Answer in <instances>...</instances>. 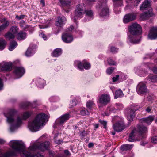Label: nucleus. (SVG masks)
Returning a JSON list of instances; mask_svg holds the SVG:
<instances>
[{
  "mask_svg": "<svg viewBox=\"0 0 157 157\" xmlns=\"http://www.w3.org/2000/svg\"><path fill=\"white\" fill-rule=\"evenodd\" d=\"M50 145V143L48 141L42 143L32 142L27 151L24 143L17 140H13L10 142V146L13 150H10L0 155V157H12L16 155L17 152L20 153L21 157H43L39 152L31 155L30 151H33L37 149L44 151L48 149Z\"/></svg>",
  "mask_w": 157,
  "mask_h": 157,
  "instance_id": "obj_1",
  "label": "nucleus"
},
{
  "mask_svg": "<svg viewBox=\"0 0 157 157\" xmlns=\"http://www.w3.org/2000/svg\"><path fill=\"white\" fill-rule=\"evenodd\" d=\"M47 118V116L44 113L37 115L32 122H29L28 126L29 129L33 132L39 131Z\"/></svg>",
  "mask_w": 157,
  "mask_h": 157,
  "instance_id": "obj_2",
  "label": "nucleus"
},
{
  "mask_svg": "<svg viewBox=\"0 0 157 157\" xmlns=\"http://www.w3.org/2000/svg\"><path fill=\"white\" fill-rule=\"evenodd\" d=\"M138 131L134 129L130 134L129 137H133L136 136L138 134L144 136L147 132V128L142 125L138 124L137 126Z\"/></svg>",
  "mask_w": 157,
  "mask_h": 157,
  "instance_id": "obj_3",
  "label": "nucleus"
},
{
  "mask_svg": "<svg viewBox=\"0 0 157 157\" xmlns=\"http://www.w3.org/2000/svg\"><path fill=\"white\" fill-rule=\"evenodd\" d=\"M107 1L105 0L104 1L102 0L100 1L97 6L100 9H101L100 13V15L101 16L103 17L107 16L109 13V8L106 4Z\"/></svg>",
  "mask_w": 157,
  "mask_h": 157,
  "instance_id": "obj_4",
  "label": "nucleus"
},
{
  "mask_svg": "<svg viewBox=\"0 0 157 157\" xmlns=\"http://www.w3.org/2000/svg\"><path fill=\"white\" fill-rule=\"evenodd\" d=\"M137 105L132 106L130 109H125V112L127 114V118L129 121H132L135 116V112L138 109Z\"/></svg>",
  "mask_w": 157,
  "mask_h": 157,
  "instance_id": "obj_5",
  "label": "nucleus"
},
{
  "mask_svg": "<svg viewBox=\"0 0 157 157\" xmlns=\"http://www.w3.org/2000/svg\"><path fill=\"white\" fill-rule=\"evenodd\" d=\"M129 31L133 35H136L140 33L141 31L140 25L136 23L132 24L128 28Z\"/></svg>",
  "mask_w": 157,
  "mask_h": 157,
  "instance_id": "obj_6",
  "label": "nucleus"
},
{
  "mask_svg": "<svg viewBox=\"0 0 157 157\" xmlns=\"http://www.w3.org/2000/svg\"><path fill=\"white\" fill-rule=\"evenodd\" d=\"M85 13V10H83V7L80 4L77 5L76 7L75 16L72 18L74 21L76 22V19L78 17H81V16Z\"/></svg>",
  "mask_w": 157,
  "mask_h": 157,
  "instance_id": "obj_7",
  "label": "nucleus"
},
{
  "mask_svg": "<svg viewBox=\"0 0 157 157\" xmlns=\"http://www.w3.org/2000/svg\"><path fill=\"white\" fill-rule=\"evenodd\" d=\"M16 113V111L13 109H10L7 113H4L5 116L7 118V121L9 123L14 121V117Z\"/></svg>",
  "mask_w": 157,
  "mask_h": 157,
  "instance_id": "obj_8",
  "label": "nucleus"
},
{
  "mask_svg": "<svg viewBox=\"0 0 157 157\" xmlns=\"http://www.w3.org/2000/svg\"><path fill=\"white\" fill-rule=\"evenodd\" d=\"M71 117V116L69 113L64 114L56 120L55 124L57 125H63Z\"/></svg>",
  "mask_w": 157,
  "mask_h": 157,
  "instance_id": "obj_9",
  "label": "nucleus"
},
{
  "mask_svg": "<svg viewBox=\"0 0 157 157\" xmlns=\"http://www.w3.org/2000/svg\"><path fill=\"white\" fill-rule=\"evenodd\" d=\"M22 124V119L20 117H17L14 124H11L10 129L11 132H12L17 129Z\"/></svg>",
  "mask_w": 157,
  "mask_h": 157,
  "instance_id": "obj_10",
  "label": "nucleus"
},
{
  "mask_svg": "<svg viewBox=\"0 0 157 157\" xmlns=\"http://www.w3.org/2000/svg\"><path fill=\"white\" fill-rule=\"evenodd\" d=\"M110 96L106 94H102L99 98V102L102 105H106L110 102Z\"/></svg>",
  "mask_w": 157,
  "mask_h": 157,
  "instance_id": "obj_11",
  "label": "nucleus"
},
{
  "mask_svg": "<svg viewBox=\"0 0 157 157\" xmlns=\"http://www.w3.org/2000/svg\"><path fill=\"white\" fill-rule=\"evenodd\" d=\"M137 91L139 94H144L148 92L146 85L142 82L140 83L137 87Z\"/></svg>",
  "mask_w": 157,
  "mask_h": 157,
  "instance_id": "obj_12",
  "label": "nucleus"
},
{
  "mask_svg": "<svg viewBox=\"0 0 157 157\" xmlns=\"http://www.w3.org/2000/svg\"><path fill=\"white\" fill-rule=\"evenodd\" d=\"M25 71V69L23 67H15L13 72L17 78H19L23 75Z\"/></svg>",
  "mask_w": 157,
  "mask_h": 157,
  "instance_id": "obj_13",
  "label": "nucleus"
},
{
  "mask_svg": "<svg viewBox=\"0 0 157 157\" xmlns=\"http://www.w3.org/2000/svg\"><path fill=\"white\" fill-rule=\"evenodd\" d=\"M62 38L63 41L66 43H71L73 40L72 35L67 32H65L62 34Z\"/></svg>",
  "mask_w": 157,
  "mask_h": 157,
  "instance_id": "obj_14",
  "label": "nucleus"
},
{
  "mask_svg": "<svg viewBox=\"0 0 157 157\" xmlns=\"http://www.w3.org/2000/svg\"><path fill=\"white\" fill-rule=\"evenodd\" d=\"M147 36L148 39L151 40L157 39V27L152 28L150 30Z\"/></svg>",
  "mask_w": 157,
  "mask_h": 157,
  "instance_id": "obj_15",
  "label": "nucleus"
},
{
  "mask_svg": "<svg viewBox=\"0 0 157 157\" xmlns=\"http://www.w3.org/2000/svg\"><path fill=\"white\" fill-rule=\"evenodd\" d=\"M113 127L114 130L120 132L123 130L125 128V124L123 122L120 121L114 124Z\"/></svg>",
  "mask_w": 157,
  "mask_h": 157,
  "instance_id": "obj_16",
  "label": "nucleus"
},
{
  "mask_svg": "<svg viewBox=\"0 0 157 157\" xmlns=\"http://www.w3.org/2000/svg\"><path fill=\"white\" fill-rule=\"evenodd\" d=\"M136 15L133 13L126 14L124 17L123 22L125 23H127L134 20L136 19Z\"/></svg>",
  "mask_w": 157,
  "mask_h": 157,
  "instance_id": "obj_17",
  "label": "nucleus"
},
{
  "mask_svg": "<svg viewBox=\"0 0 157 157\" xmlns=\"http://www.w3.org/2000/svg\"><path fill=\"white\" fill-rule=\"evenodd\" d=\"M153 15L152 8H150L149 11H148L147 12H144L141 13L140 15V17L142 20H145L148 19L151 17H152Z\"/></svg>",
  "mask_w": 157,
  "mask_h": 157,
  "instance_id": "obj_18",
  "label": "nucleus"
},
{
  "mask_svg": "<svg viewBox=\"0 0 157 157\" xmlns=\"http://www.w3.org/2000/svg\"><path fill=\"white\" fill-rule=\"evenodd\" d=\"M1 70L4 71H10L12 68V64L10 63H2L0 64Z\"/></svg>",
  "mask_w": 157,
  "mask_h": 157,
  "instance_id": "obj_19",
  "label": "nucleus"
},
{
  "mask_svg": "<svg viewBox=\"0 0 157 157\" xmlns=\"http://www.w3.org/2000/svg\"><path fill=\"white\" fill-rule=\"evenodd\" d=\"M151 2V0H146L144 1L140 6V10L144 11L147 10L148 11H149L150 8H151L150 7Z\"/></svg>",
  "mask_w": 157,
  "mask_h": 157,
  "instance_id": "obj_20",
  "label": "nucleus"
},
{
  "mask_svg": "<svg viewBox=\"0 0 157 157\" xmlns=\"http://www.w3.org/2000/svg\"><path fill=\"white\" fill-rule=\"evenodd\" d=\"M155 118L154 116L150 115L146 118L141 119L140 120V122L142 123H145L150 125L153 121Z\"/></svg>",
  "mask_w": 157,
  "mask_h": 157,
  "instance_id": "obj_21",
  "label": "nucleus"
},
{
  "mask_svg": "<svg viewBox=\"0 0 157 157\" xmlns=\"http://www.w3.org/2000/svg\"><path fill=\"white\" fill-rule=\"evenodd\" d=\"M66 21V18L64 16L58 17V21L56 23V25L58 27H61Z\"/></svg>",
  "mask_w": 157,
  "mask_h": 157,
  "instance_id": "obj_22",
  "label": "nucleus"
},
{
  "mask_svg": "<svg viewBox=\"0 0 157 157\" xmlns=\"http://www.w3.org/2000/svg\"><path fill=\"white\" fill-rule=\"evenodd\" d=\"M78 62V67L81 70L83 69V67L86 69H89L90 68V65L89 63L84 62L82 65L81 62Z\"/></svg>",
  "mask_w": 157,
  "mask_h": 157,
  "instance_id": "obj_23",
  "label": "nucleus"
},
{
  "mask_svg": "<svg viewBox=\"0 0 157 157\" xmlns=\"http://www.w3.org/2000/svg\"><path fill=\"white\" fill-rule=\"evenodd\" d=\"M26 33L22 31H20L17 34V39L19 40H21L25 39L26 37Z\"/></svg>",
  "mask_w": 157,
  "mask_h": 157,
  "instance_id": "obj_24",
  "label": "nucleus"
},
{
  "mask_svg": "<svg viewBox=\"0 0 157 157\" xmlns=\"http://www.w3.org/2000/svg\"><path fill=\"white\" fill-rule=\"evenodd\" d=\"M62 50L59 48H56L52 53V56L55 57H57L61 54Z\"/></svg>",
  "mask_w": 157,
  "mask_h": 157,
  "instance_id": "obj_25",
  "label": "nucleus"
},
{
  "mask_svg": "<svg viewBox=\"0 0 157 157\" xmlns=\"http://www.w3.org/2000/svg\"><path fill=\"white\" fill-rule=\"evenodd\" d=\"M17 45V43L15 40H13L10 42L9 49L10 51H12L14 49Z\"/></svg>",
  "mask_w": 157,
  "mask_h": 157,
  "instance_id": "obj_26",
  "label": "nucleus"
},
{
  "mask_svg": "<svg viewBox=\"0 0 157 157\" xmlns=\"http://www.w3.org/2000/svg\"><path fill=\"white\" fill-rule=\"evenodd\" d=\"M133 147V145L126 144L121 146V149L123 151H126L131 149Z\"/></svg>",
  "mask_w": 157,
  "mask_h": 157,
  "instance_id": "obj_27",
  "label": "nucleus"
},
{
  "mask_svg": "<svg viewBox=\"0 0 157 157\" xmlns=\"http://www.w3.org/2000/svg\"><path fill=\"white\" fill-rule=\"evenodd\" d=\"M135 70L137 73H140V75L141 76H144L147 74V71L145 70H143L142 69L140 70L139 68L138 67L136 68Z\"/></svg>",
  "mask_w": 157,
  "mask_h": 157,
  "instance_id": "obj_28",
  "label": "nucleus"
},
{
  "mask_svg": "<svg viewBox=\"0 0 157 157\" xmlns=\"http://www.w3.org/2000/svg\"><path fill=\"white\" fill-rule=\"evenodd\" d=\"M123 95V92L121 90L119 89L116 91L115 94L114 98L116 99L118 97H121Z\"/></svg>",
  "mask_w": 157,
  "mask_h": 157,
  "instance_id": "obj_29",
  "label": "nucleus"
},
{
  "mask_svg": "<svg viewBox=\"0 0 157 157\" xmlns=\"http://www.w3.org/2000/svg\"><path fill=\"white\" fill-rule=\"evenodd\" d=\"M6 45L5 40L3 38H0V50H3Z\"/></svg>",
  "mask_w": 157,
  "mask_h": 157,
  "instance_id": "obj_30",
  "label": "nucleus"
},
{
  "mask_svg": "<svg viewBox=\"0 0 157 157\" xmlns=\"http://www.w3.org/2000/svg\"><path fill=\"white\" fill-rule=\"evenodd\" d=\"M5 37L6 39L10 40L13 39L15 37V36L14 34L9 32L5 35Z\"/></svg>",
  "mask_w": 157,
  "mask_h": 157,
  "instance_id": "obj_31",
  "label": "nucleus"
},
{
  "mask_svg": "<svg viewBox=\"0 0 157 157\" xmlns=\"http://www.w3.org/2000/svg\"><path fill=\"white\" fill-rule=\"evenodd\" d=\"M1 23H4L2 24V25H4L5 26V27L7 28L9 25L10 22L7 20L5 18H3L0 21Z\"/></svg>",
  "mask_w": 157,
  "mask_h": 157,
  "instance_id": "obj_32",
  "label": "nucleus"
},
{
  "mask_svg": "<svg viewBox=\"0 0 157 157\" xmlns=\"http://www.w3.org/2000/svg\"><path fill=\"white\" fill-rule=\"evenodd\" d=\"M128 39L129 40L130 42L133 44L138 43L140 41V39H133L132 37L131 36H129L128 37Z\"/></svg>",
  "mask_w": 157,
  "mask_h": 157,
  "instance_id": "obj_33",
  "label": "nucleus"
},
{
  "mask_svg": "<svg viewBox=\"0 0 157 157\" xmlns=\"http://www.w3.org/2000/svg\"><path fill=\"white\" fill-rule=\"evenodd\" d=\"M32 113L31 112H24L22 116V119L26 120L31 115Z\"/></svg>",
  "mask_w": 157,
  "mask_h": 157,
  "instance_id": "obj_34",
  "label": "nucleus"
},
{
  "mask_svg": "<svg viewBox=\"0 0 157 157\" xmlns=\"http://www.w3.org/2000/svg\"><path fill=\"white\" fill-rule=\"evenodd\" d=\"M31 104L29 102H25L22 103L21 104V107L23 109H26L28 106H32Z\"/></svg>",
  "mask_w": 157,
  "mask_h": 157,
  "instance_id": "obj_35",
  "label": "nucleus"
},
{
  "mask_svg": "<svg viewBox=\"0 0 157 157\" xmlns=\"http://www.w3.org/2000/svg\"><path fill=\"white\" fill-rule=\"evenodd\" d=\"M148 79L152 82H155L157 81V76L155 75L149 76Z\"/></svg>",
  "mask_w": 157,
  "mask_h": 157,
  "instance_id": "obj_36",
  "label": "nucleus"
},
{
  "mask_svg": "<svg viewBox=\"0 0 157 157\" xmlns=\"http://www.w3.org/2000/svg\"><path fill=\"white\" fill-rule=\"evenodd\" d=\"M19 30V28L17 26H12V27L10 29V30L13 34H16Z\"/></svg>",
  "mask_w": 157,
  "mask_h": 157,
  "instance_id": "obj_37",
  "label": "nucleus"
},
{
  "mask_svg": "<svg viewBox=\"0 0 157 157\" xmlns=\"http://www.w3.org/2000/svg\"><path fill=\"white\" fill-rule=\"evenodd\" d=\"M60 2L63 6H64L69 4L70 2L68 0H60Z\"/></svg>",
  "mask_w": 157,
  "mask_h": 157,
  "instance_id": "obj_38",
  "label": "nucleus"
},
{
  "mask_svg": "<svg viewBox=\"0 0 157 157\" xmlns=\"http://www.w3.org/2000/svg\"><path fill=\"white\" fill-rule=\"evenodd\" d=\"M80 114L83 116L86 115H88L89 113L87 109H86L85 108L83 109L80 112Z\"/></svg>",
  "mask_w": 157,
  "mask_h": 157,
  "instance_id": "obj_39",
  "label": "nucleus"
},
{
  "mask_svg": "<svg viewBox=\"0 0 157 157\" xmlns=\"http://www.w3.org/2000/svg\"><path fill=\"white\" fill-rule=\"evenodd\" d=\"M93 104V101H89L87 103L86 106L88 109L90 110Z\"/></svg>",
  "mask_w": 157,
  "mask_h": 157,
  "instance_id": "obj_40",
  "label": "nucleus"
},
{
  "mask_svg": "<svg viewBox=\"0 0 157 157\" xmlns=\"http://www.w3.org/2000/svg\"><path fill=\"white\" fill-rule=\"evenodd\" d=\"M85 13L87 16L90 17H91L93 15V12L91 10H85Z\"/></svg>",
  "mask_w": 157,
  "mask_h": 157,
  "instance_id": "obj_41",
  "label": "nucleus"
},
{
  "mask_svg": "<svg viewBox=\"0 0 157 157\" xmlns=\"http://www.w3.org/2000/svg\"><path fill=\"white\" fill-rule=\"evenodd\" d=\"M88 134V132L85 130H82V131H80L79 132L80 136H86Z\"/></svg>",
  "mask_w": 157,
  "mask_h": 157,
  "instance_id": "obj_42",
  "label": "nucleus"
},
{
  "mask_svg": "<svg viewBox=\"0 0 157 157\" xmlns=\"http://www.w3.org/2000/svg\"><path fill=\"white\" fill-rule=\"evenodd\" d=\"M114 69L115 68L113 67L108 68L106 70L107 73L110 75L113 72Z\"/></svg>",
  "mask_w": 157,
  "mask_h": 157,
  "instance_id": "obj_43",
  "label": "nucleus"
},
{
  "mask_svg": "<svg viewBox=\"0 0 157 157\" xmlns=\"http://www.w3.org/2000/svg\"><path fill=\"white\" fill-rule=\"evenodd\" d=\"M99 121L100 123L103 126V128L105 129L106 128L107 122L104 120H100Z\"/></svg>",
  "mask_w": 157,
  "mask_h": 157,
  "instance_id": "obj_44",
  "label": "nucleus"
},
{
  "mask_svg": "<svg viewBox=\"0 0 157 157\" xmlns=\"http://www.w3.org/2000/svg\"><path fill=\"white\" fill-rule=\"evenodd\" d=\"M127 140L130 142H134L139 141L140 140L139 138H128Z\"/></svg>",
  "mask_w": 157,
  "mask_h": 157,
  "instance_id": "obj_45",
  "label": "nucleus"
},
{
  "mask_svg": "<svg viewBox=\"0 0 157 157\" xmlns=\"http://www.w3.org/2000/svg\"><path fill=\"white\" fill-rule=\"evenodd\" d=\"M108 64L110 65H115L116 62L111 58H109L107 60Z\"/></svg>",
  "mask_w": 157,
  "mask_h": 157,
  "instance_id": "obj_46",
  "label": "nucleus"
},
{
  "mask_svg": "<svg viewBox=\"0 0 157 157\" xmlns=\"http://www.w3.org/2000/svg\"><path fill=\"white\" fill-rule=\"evenodd\" d=\"M25 55L27 56H30L32 55L31 49L28 48L25 52Z\"/></svg>",
  "mask_w": 157,
  "mask_h": 157,
  "instance_id": "obj_47",
  "label": "nucleus"
},
{
  "mask_svg": "<svg viewBox=\"0 0 157 157\" xmlns=\"http://www.w3.org/2000/svg\"><path fill=\"white\" fill-rule=\"evenodd\" d=\"M115 105L117 107V109H122L123 108V105L122 104L120 103H116Z\"/></svg>",
  "mask_w": 157,
  "mask_h": 157,
  "instance_id": "obj_48",
  "label": "nucleus"
},
{
  "mask_svg": "<svg viewBox=\"0 0 157 157\" xmlns=\"http://www.w3.org/2000/svg\"><path fill=\"white\" fill-rule=\"evenodd\" d=\"M25 16H26L25 15H22L19 16L18 15H16V18L18 20H20L24 19Z\"/></svg>",
  "mask_w": 157,
  "mask_h": 157,
  "instance_id": "obj_49",
  "label": "nucleus"
},
{
  "mask_svg": "<svg viewBox=\"0 0 157 157\" xmlns=\"http://www.w3.org/2000/svg\"><path fill=\"white\" fill-rule=\"evenodd\" d=\"M78 103V101L75 99L72 100L71 104L72 106H75Z\"/></svg>",
  "mask_w": 157,
  "mask_h": 157,
  "instance_id": "obj_50",
  "label": "nucleus"
},
{
  "mask_svg": "<svg viewBox=\"0 0 157 157\" xmlns=\"http://www.w3.org/2000/svg\"><path fill=\"white\" fill-rule=\"evenodd\" d=\"M6 28L5 27V26L4 25H0V36L2 35L1 33Z\"/></svg>",
  "mask_w": 157,
  "mask_h": 157,
  "instance_id": "obj_51",
  "label": "nucleus"
},
{
  "mask_svg": "<svg viewBox=\"0 0 157 157\" xmlns=\"http://www.w3.org/2000/svg\"><path fill=\"white\" fill-rule=\"evenodd\" d=\"M118 49L114 47H112L111 48V51L113 53H115L117 52Z\"/></svg>",
  "mask_w": 157,
  "mask_h": 157,
  "instance_id": "obj_52",
  "label": "nucleus"
},
{
  "mask_svg": "<svg viewBox=\"0 0 157 157\" xmlns=\"http://www.w3.org/2000/svg\"><path fill=\"white\" fill-rule=\"evenodd\" d=\"M74 29V27L73 26L71 25L68 28L67 31L66 32H67L68 33H69L71 34L70 32H71V31H72V30H73Z\"/></svg>",
  "mask_w": 157,
  "mask_h": 157,
  "instance_id": "obj_53",
  "label": "nucleus"
},
{
  "mask_svg": "<svg viewBox=\"0 0 157 157\" xmlns=\"http://www.w3.org/2000/svg\"><path fill=\"white\" fill-rule=\"evenodd\" d=\"M121 2L120 1L118 2H116L114 4L115 7L120 6H121Z\"/></svg>",
  "mask_w": 157,
  "mask_h": 157,
  "instance_id": "obj_54",
  "label": "nucleus"
},
{
  "mask_svg": "<svg viewBox=\"0 0 157 157\" xmlns=\"http://www.w3.org/2000/svg\"><path fill=\"white\" fill-rule=\"evenodd\" d=\"M19 25L22 28L25 25V21L23 20L19 22Z\"/></svg>",
  "mask_w": 157,
  "mask_h": 157,
  "instance_id": "obj_55",
  "label": "nucleus"
},
{
  "mask_svg": "<svg viewBox=\"0 0 157 157\" xmlns=\"http://www.w3.org/2000/svg\"><path fill=\"white\" fill-rule=\"evenodd\" d=\"M142 0H136L134 2V4L135 6H137L139 4L140 2H141Z\"/></svg>",
  "mask_w": 157,
  "mask_h": 157,
  "instance_id": "obj_56",
  "label": "nucleus"
},
{
  "mask_svg": "<svg viewBox=\"0 0 157 157\" xmlns=\"http://www.w3.org/2000/svg\"><path fill=\"white\" fill-rule=\"evenodd\" d=\"M39 26L40 29H41L47 28L48 27V25H39Z\"/></svg>",
  "mask_w": 157,
  "mask_h": 157,
  "instance_id": "obj_57",
  "label": "nucleus"
},
{
  "mask_svg": "<svg viewBox=\"0 0 157 157\" xmlns=\"http://www.w3.org/2000/svg\"><path fill=\"white\" fill-rule=\"evenodd\" d=\"M151 141L152 143L156 144L157 143V138H151Z\"/></svg>",
  "mask_w": 157,
  "mask_h": 157,
  "instance_id": "obj_58",
  "label": "nucleus"
},
{
  "mask_svg": "<svg viewBox=\"0 0 157 157\" xmlns=\"http://www.w3.org/2000/svg\"><path fill=\"white\" fill-rule=\"evenodd\" d=\"M119 76L118 75H116V77H113V81L115 82L118 80Z\"/></svg>",
  "mask_w": 157,
  "mask_h": 157,
  "instance_id": "obj_59",
  "label": "nucleus"
},
{
  "mask_svg": "<svg viewBox=\"0 0 157 157\" xmlns=\"http://www.w3.org/2000/svg\"><path fill=\"white\" fill-rule=\"evenodd\" d=\"M152 110V108L151 107H148L146 108L145 110L146 111L148 112V113H150L151 112V110Z\"/></svg>",
  "mask_w": 157,
  "mask_h": 157,
  "instance_id": "obj_60",
  "label": "nucleus"
},
{
  "mask_svg": "<svg viewBox=\"0 0 157 157\" xmlns=\"http://www.w3.org/2000/svg\"><path fill=\"white\" fill-rule=\"evenodd\" d=\"M152 71L154 73L157 74V67H154L152 69Z\"/></svg>",
  "mask_w": 157,
  "mask_h": 157,
  "instance_id": "obj_61",
  "label": "nucleus"
},
{
  "mask_svg": "<svg viewBox=\"0 0 157 157\" xmlns=\"http://www.w3.org/2000/svg\"><path fill=\"white\" fill-rule=\"evenodd\" d=\"M40 36L42 37L44 40H46L47 39V36L44 34H40Z\"/></svg>",
  "mask_w": 157,
  "mask_h": 157,
  "instance_id": "obj_62",
  "label": "nucleus"
},
{
  "mask_svg": "<svg viewBox=\"0 0 157 157\" xmlns=\"http://www.w3.org/2000/svg\"><path fill=\"white\" fill-rule=\"evenodd\" d=\"M29 28V26L28 25H25L24 26V27H23L22 28L24 30H25Z\"/></svg>",
  "mask_w": 157,
  "mask_h": 157,
  "instance_id": "obj_63",
  "label": "nucleus"
},
{
  "mask_svg": "<svg viewBox=\"0 0 157 157\" xmlns=\"http://www.w3.org/2000/svg\"><path fill=\"white\" fill-rule=\"evenodd\" d=\"M64 153L67 155H70V153L68 150H65L64 151Z\"/></svg>",
  "mask_w": 157,
  "mask_h": 157,
  "instance_id": "obj_64",
  "label": "nucleus"
}]
</instances>
